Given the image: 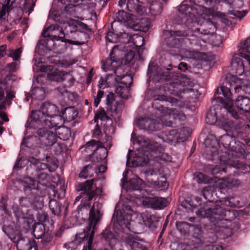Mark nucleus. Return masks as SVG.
Returning <instances> with one entry per match:
<instances>
[{"label": "nucleus", "mask_w": 250, "mask_h": 250, "mask_svg": "<svg viewBox=\"0 0 250 250\" xmlns=\"http://www.w3.org/2000/svg\"><path fill=\"white\" fill-rule=\"evenodd\" d=\"M164 42L170 47H176L180 43V40L177 37L189 36L191 35L189 31H173L166 30L163 31Z\"/></svg>", "instance_id": "1a4fd4ad"}, {"label": "nucleus", "mask_w": 250, "mask_h": 250, "mask_svg": "<svg viewBox=\"0 0 250 250\" xmlns=\"http://www.w3.org/2000/svg\"><path fill=\"white\" fill-rule=\"evenodd\" d=\"M59 135L62 136L61 138L62 139L67 140L71 135L70 131L68 128L63 127L61 129V132H59Z\"/></svg>", "instance_id": "4d7b16f0"}, {"label": "nucleus", "mask_w": 250, "mask_h": 250, "mask_svg": "<svg viewBox=\"0 0 250 250\" xmlns=\"http://www.w3.org/2000/svg\"><path fill=\"white\" fill-rule=\"evenodd\" d=\"M234 88L236 92H239L240 89L247 94H250V85L247 83L243 82L239 84H237Z\"/></svg>", "instance_id": "c03bdc74"}, {"label": "nucleus", "mask_w": 250, "mask_h": 250, "mask_svg": "<svg viewBox=\"0 0 250 250\" xmlns=\"http://www.w3.org/2000/svg\"><path fill=\"white\" fill-rule=\"evenodd\" d=\"M241 185L240 180L238 179L232 177L223 178L218 184L220 189H232L237 188Z\"/></svg>", "instance_id": "412c9836"}, {"label": "nucleus", "mask_w": 250, "mask_h": 250, "mask_svg": "<svg viewBox=\"0 0 250 250\" xmlns=\"http://www.w3.org/2000/svg\"><path fill=\"white\" fill-rule=\"evenodd\" d=\"M143 204L154 209H161L167 206V201L162 197H146L143 200Z\"/></svg>", "instance_id": "6ab92c4d"}, {"label": "nucleus", "mask_w": 250, "mask_h": 250, "mask_svg": "<svg viewBox=\"0 0 250 250\" xmlns=\"http://www.w3.org/2000/svg\"><path fill=\"white\" fill-rule=\"evenodd\" d=\"M103 237L104 239L107 241H110L111 240L114 239L115 236L113 233L108 230H105L103 233Z\"/></svg>", "instance_id": "0e129e2a"}, {"label": "nucleus", "mask_w": 250, "mask_h": 250, "mask_svg": "<svg viewBox=\"0 0 250 250\" xmlns=\"http://www.w3.org/2000/svg\"><path fill=\"white\" fill-rule=\"evenodd\" d=\"M186 129V128H183L180 129H172L169 131L166 134V140L171 143H175L180 142L181 140L182 141L183 137L181 136V133L184 134Z\"/></svg>", "instance_id": "393cba45"}, {"label": "nucleus", "mask_w": 250, "mask_h": 250, "mask_svg": "<svg viewBox=\"0 0 250 250\" xmlns=\"http://www.w3.org/2000/svg\"><path fill=\"white\" fill-rule=\"evenodd\" d=\"M178 11L184 17L187 18L188 19H192V17H196L199 15L196 7H189L186 4L179 6Z\"/></svg>", "instance_id": "5701e85b"}, {"label": "nucleus", "mask_w": 250, "mask_h": 250, "mask_svg": "<svg viewBox=\"0 0 250 250\" xmlns=\"http://www.w3.org/2000/svg\"><path fill=\"white\" fill-rule=\"evenodd\" d=\"M57 167V166L55 162L54 163L53 168L50 169V167H49L47 164L39 162L37 163V165L36 166V167L34 168V169H36L37 171H40L48 168L49 171L52 172L54 171L55 168Z\"/></svg>", "instance_id": "49530a36"}, {"label": "nucleus", "mask_w": 250, "mask_h": 250, "mask_svg": "<svg viewBox=\"0 0 250 250\" xmlns=\"http://www.w3.org/2000/svg\"><path fill=\"white\" fill-rule=\"evenodd\" d=\"M21 50L18 48L15 50H9V53L7 54L8 57H11L13 60L18 61L20 58Z\"/></svg>", "instance_id": "8fccbe9b"}, {"label": "nucleus", "mask_w": 250, "mask_h": 250, "mask_svg": "<svg viewBox=\"0 0 250 250\" xmlns=\"http://www.w3.org/2000/svg\"><path fill=\"white\" fill-rule=\"evenodd\" d=\"M123 25L121 23L114 21L111 24V29L115 34L119 36L120 37L122 36H128V34H126L122 29Z\"/></svg>", "instance_id": "4c0bfd02"}, {"label": "nucleus", "mask_w": 250, "mask_h": 250, "mask_svg": "<svg viewBox=\"0 0 250 250\" xmlns=\"http://www.w3.org/2000/svg\"><path fill=\"white\" fill-rule=\"evenodd\" d=\"M194 180L199 183H207L208 179V177L201 172H198L194 174Z\"/></svg>", "instance_id": "5fc2aeb1"}, {"label": "nucleus", "mask_w": 250, "mask_h": 250, "mask_svg": "<svg viewBox=\"0 0 250 250\" xmlns=\"http://www.w3.org/2000/svg\"><path fill=\"white\" fill-rule=\"evenodd\" d=\"M125 245L129 247L132 250H147V248L139 243L131 235L125 236L124 239Z\"/></svg>", "instance_id": "4be33fe9"}, {"label": "nucleus", "mask_w": 250, "mask_h": 250, "mask_svg": "<svg viewBox=\"0 0 250 250\" xmlns=\"http://www.w3.org/2000/svg\"><path fill=\"white\" fill-rule=\"evenodd\" d=\"M49 207L52 212L56 215H59L61 212V205L60 203L54 199L50 200Z\"/></svg>", "instance_id": "f704fd0d"}, {"label": "nucleus", "mask_w": 250, "mask_h": 250, "mask_svg": "<svg viewBox=\"0 0 250 250\" xmlns=\"http://www.w3.org/2000/svg\"><path fill=\"white\" fill-rule=\"evenodd\" d=\"M203 250H223L222 246L218 245H210L206 246Z\"/></svg>", "instance_id": "338daca9"}, {"label": "nucleus", "mask_w": 250, "mask_h": 250, "mask_svg": "<svg viewBox=\"0 0 250 250\" xmlns=\"http://www.w3.org/2000/svg\"><path fill=\"white\" fill-rule=\"evenodd\" d=\"M99 204L97 202L94 203L91 208H90L89 204L83 205L78 208L77 211L79 216L82 217L84 215H87L89 213V226L86 229V232L84 237H86L88 239V250H91V245L93 241V238L94 235V230L96 229V225L100 221L101 215L98 208Z\"/></svg>", "instance_id": "f257e3e1"}, {"label": "nucleus", "mask_w": 250, "mask_h": 250, "mask_svg": "<svg viewBox=\"0 0 250 250\" xmlns=\"http://www.w3.org/2000/svg\"><path fill=\"white\" fill-rule=\"evenodd\" d=\"M228 112L227 110L224 107L221 108L220 105L216 104L210 108L206 116V121L210 125H213L217 121L221 120V118L223 121L222 123L225 124L228 123L229 125H231V122L222 116V113Z\"/></svg>", "instance_id": "f8f14e48"}, {"label": "nucleus", "mask_w": 250, "mask_h": 250, "mask_svg": "<svg viewBox=\"0 0 250 250\" xmlns=\"http://www.w3.org/2000/svg\"><path fill=\"white\" fill-rule=\"evenodd\" d=\"M225 209L219 205H207L196 212V214L202 217H212L216 220L223 219Z\"/></svg>", "instance_id": "9d476101"}, {"label": "nucleus", "mask_w": 250, "mask_h": 250, "mask_svg": "<svg viewBox=\"0 0 250 250\" xmlns=\"http://www.w3.org/2000/svg\"><path fill=\"white\" fill-rule=\"evenodd\" d=\"M235 105L238 110L245 112H250V99L239 96L235 101Z\"/></svg>", "instance_id": "bb28decb"}, {"label": "nucleus", "mask_w": 250, "mask_h": 250, "mask_svg": "<svg viewBox=\"0 0 250 250\" xmlns=\"http://www.w3.org/2000/svg\"><path fill=\"white\" fill-rule=\"evenodd\" d=\"M151 185L154 187H157L162 190L165 188H167L168 187V184L165 181H153L151 182Z\"/></svg>", "instance_id": "864d4df0"}, {"label": "nucleus", "mask_w": 250, "mask_h": 250, "mask_svg": "<svg viewBox=\"0 0 250 250\" xmlns=\"http://www.w3.org/2000/svg\"><path fill=\"white\" fill-rule=\"evenodd\" d=\"M134 53L133 51H129L126 53L123 60L125 64L129 63L134 58Z\"/></svg>", "instance_id": "bf43d9fd"}, {"label": "nucleus", "mask_w": 250, "mask_h": 250, "mask_svg": "<svg viewBox=\"0 0 250 250\" xmlns=\"http://www.w3.org/2000/svg\"><path fill=\"white\" fill-rule=\"evenodd\" d=\"M65 73L66 72L64 71L53 72L51 73L48 74L47 77L51 81L62 82L64 81Z\"/></svg>", "instance_id": "e433bc0d"}, {"label": "nucleus", "mask_w": 250, "mask_h": 250, "mask_svg": "<svg viewBox=\"0 0 250 250\" xmlns=\"http://www.w3.org/2000/svg\"><path fill=\"white\" fill-rule=\"evenodd\" d=\"M145 11L146 9L144 7L140 4H136L133 12H135L138 16H142L144 14Z\"/></svg>", "instance_id": "052dcab7"}, {"label": "nucleus", "mask_w": 250, "mask_h": 250, "mask_svg": "<svg viewBox=\"0 0 250 250\" xmlns=\"http://www.w3.org/2000/svg\"><path fill=\"white\" fill-rule=\"evenodd\" d=\"M128 88H125L121 85L116 86L115 92L122 98H127L128 93Z\"/></svg>", "instance_id": "de8ad7c7"}, {"label": "nucleus", "mask_w": 250, "mask_h": 250, "mask_svg": "<svg viewBox=\"0 0 250 250\" xmlns=\"http://www.w3.org/2000/svg\"><path fill=\"white\" fill-rule=\"evenodd\" d=\"M5 232L9 238L15 243H19L20 241L24 240L21 232L18 230H14L8 228L5 230Z\"/></svg>", "instance_id": "c756f323"}, {"label": "nucleus", "mask_w": 250, "mask_h": 250, "mask_svg": "<svg viewBox=\"0 0 250 250\" xmlns=\"http://www.w3.org/2000/svg\"><path fill=\"white\" fill-rule=\"evenodd\" d=\"M64 119L61 115H56L53 117H50V119H44L43 122H44L45 125L50 127H58L60 128L61 127L64 123Z\"/></svg>", "instance_id": "a878e982"}, {"label": "nucleus", "mask_w": 250, "mask_h": 250, "mask_svg": "<svg viewBox=\"0 0 250 250\" xmlns=\"http://www.w3.org/2000/svg\"><path fill=\"white\" fill-rule=\"evenodd\" d=\"M149 10L152 15H159L162 11V5L158 1H153L150 4Z\"/></svg>", "instance_id": "72a5a7b5"}, {"label": "nucleus", "mask_w": 250, "mask_h": 250, "mask_svg": "<svg viewBox=\"0 0 250 250\" xmlns=\"http://www.w3.org/2000/svg\"><path fill=\"white\" fill-rule=\"evenodd\" d=\"M143 182L138 176L134 175L127 183V187L128 190H138L140 188Z\"/></svg>", "instance_id": "7c9ffc66"}, {"label": "nucleus", "mask_w": 250, "mask_h": 250, "mask_svg": "<svg viewBox=\"0 0 250 250\" xmlns=\"http://www.w3.org/2000/svg\"><path fill=\"white\" fill-rule=\"evenodd\" d=\"M94 180L86 181L83 184L80 185V190L82 191L81 194L86 195L87 200L90 201L96 195H100L102 192V189L100 188H96L93 184Z\"/></svg>", "instance_id": "2eb2a0df"}, {"label": "nucleus", "mask_w": 250, "mask_h": 250, "mask_svg": "<svg viewBox=\"0 0 250 250\" xmlns=\"http://www.w3.org/2000/svg\"><path fill=\"white\" fill-rule=\"evenodd\" d=\"M240 56H234L231 61L232 70L236 73V75H241L244 72V62H247L243 61Z\"/></svg>", "instance_id": "b1692460"}, {"label": "nucleus", "mask_w": 250, "mask_h": 250, "mask_svg": "<svg viewBox=\"0 0 250 250\" xmlns=\"http://www.w3.org/2000/svg\"><path fill=\"white\" fill-rule=\"evenodd\" d=\"M117 21L119 23H127L129 27L134 30H140V26L137 23H133L131 16L124 10H119L116 14Z\"/></svg>", "instance_id": "aec40b11"}, {"label": "nucleus", "mask_w": 250, "mask_h": 250, "mask_svg": "<svg viewBox=\"0 0 250 250\" xmlns=\"http://www.w3.org/2000/svg\"><path fill=\"white\" fill-rule=\"evenodd\" d=\"M62 115L64 120L70 122L74 120L78 115V112L74 107H69L62 111Z\"/></svg>", "instance_id": "c85d7f7f"}, {"label": "nucleus", "mask_w": 250, "mask_h": 250, "mask_svg": "<svg viewBox=\"0 0 250 250\" xmlns=\"http://www.w3.org/2000/svg\"><path fill=\"white\" fill-rule=\"evenodd\" d=\"M16 92L12 89H8L6 90V98H3L2 101L0 104V108L2 109L4 107L5 103L10 105L11 104V101L15 97Z\"/></svg>", "instance_id": "473e14b6"}, {"label": "nucleus", "mask_w": 250, "mask_h": 250, "mask_svg": "<svg viewBox=\"0 0 250 250\" xmlns=\"http://www.w3.org/2000/svg\"><path fill=\"white\" fill-rule=\"evenodd\" d=\"M42 237H43L42 238L41 242L43 245H46L50 243L52 239V236L49 234L44 235Z\"/></svg>", "instance_id": "774afa93"}, {"label": "nucleus", "mask_w": 250, "mask_h": 250, "mask_svg": "<svg viewBox=\"0 0 250 250\" xmlns=\"http://www.w3.org/2000/svg\"><path fill=\"white\" fill-rule=\"evenodd\" d=\"M120 38L119 36L115 34L113 31H109L107 32L106 36V40L113 43H116L118 42L119 39Z\"/></svg>", "instance_id": "09e8293b"}, {"label": "nucleus", "mask_w": 250, "mask_h": 250, "mask_svg": "<svg viewBox=\"0 0 250 250\" xmlns=\"http://www.w3.org/2000/svg\"><path fill=\"white\" fill-rule=\"evenodd\" d=\"M250 38L246 39L241 48L239 50L238 55L243 58L250 65Z\"/></svg>", "instance_id": "cd10ccee"}, {"label": "nucleus", "mask_w": 250, "mask_h": 250, "mask_svg": "<svg viewBox=\"0 0 250 250\" xmlns=\"http://www.w3.org/2000/svg\"><path fill=\"white\" fill-rule=\"evenodd\" d=\"M148 73L150 76L156 77V79H158V81L171 80L173 76L169 68L152 67L150 65L148 67Z\"/></svg>", "instance_id": "f3484780"}, {"label": "nucleus", "mask_w": 250, "mask_h": 250, "mask_svg": "<svg viewBox=\"0 0 250 250\" xmlns=\"http://www.w3.org/2000/svg\"><path fill=\"white\" fill-rule=\"evenodd\" d=\"M202 194L205 199L208 201L209 203H211L212 205L213 204L212 203L213 192L210 187H208L204 188Z\"/></svg>", "instance_id": "79ce46f5"}, {"label": "nucleus", "mask_w": 250, "mask_h": 250, "mask_svg": "<svg viewBox=\"0 0 250 250\" xmlns=\"http://www.w3.org/2000/svg\"><path fill=\"white\" fill-rule=\"evenodd\" d=\"M136 5L134 0H127L126 9L130 12H134Z\"/></svg>", "instance_id": "680f3d73"}, {"label": "nucleus", "mask_w": 250, "mask_h": 250, "mask_svg": "<svg viewBox=\"0 0 250 250\" xmlns=\"http://www.w3.org/2000/svg\"><path fill=\"white\" fill-rule=\"evenodd\" d=\"M13 209L14 211L15 215L18 219L24 218V214L20 210V208L17 206H13Z\"/></svg>", "instance_id": "69168bd1"}, {"label": "nucleus", "mask_w": 250, "mask_h": 250, "mask_svg": "<svg viewBox=\"0 0 250 250\" xmlns=\"http://www.w3.org/2000/svg\"><path fill=\"white\" fill-rule=\"evenodd\" d=\"M93 164H91L85 166L83 170L79 174V176L82 178H86L89 175V170L91 169L93 167Z\"/></svg>", "instance_id": "6e6d98bb"}, {"label": "nucleus", "mask_w": 250, "mask_h": 250, "mask_svg": "<svg viewBox=\"0 0 250 250\" xmlns=\"http://www.w3.org/2000/svg\"><path fill=\"white\" fill-rule=\"evenodd\" d=\"M220 142L225 148L237 154L242 155L245 152V145L237 141L231 135L225 134L222 136Z\"/></svg>", "instance_id": "6e6552de"}, {"label": "nucleus", "mask_w": 250, "mask_h": 250, "mask_svg": "<svg viewBox=\"0 0 250 250\" xmlns=\"http://www.w3.org/2000/svg\"><path fill=\"white\" fill-rule=\"evenodd\" d=\"M235 217L233 210L225 209L223 219L225 220H232Z\"/></svg>", "instance_id": "603ef678"}, {"label": "nucleus", "mask_w": 250, "mask_h": 250, "mask_svg": "<svg viewBox=\"0 0 250 250\" xmlns=\"http://www.w3.org/2000/svg\"><path fill=\"white\" fill-rule=\"evenodd\" d=\"M37 134L41 143L46 146H52L58 140L57 134L45 127L38 129Z\"/></svg>", "instance_id": "4468645a"}, {"label": "nucleus", "mask_w": 250, "mask_h": 250, "mask_svg": "<svg viewBox=\"0 0 250 250\" xmlns=\"http://www.w3.org/2000/svg\"><path fill=\"white\" fill-rule=\"evenodd\" d=\"M164 101H168L171 103L172 105H177L178 102V100L175 98L168 97L164 95H158L154 98L152 104V107L157 111V114H161L162 118L167 122L171 121L170 120L171 118L178 119L181 120H184L186 119V116L179 110V109H169L164 107L163 104H161L159 103L160 102H164ZM172 124V123H171Z\"/></svg>", "instance_id": "f03ea898"}, {"label": "nucleus", "mask_w": 250, "mask_h": 250, "mask_svg": "<svg viewBox=\"0 0 250 250\" xmlns=\"http://www.w3.org/2000/svg\"><path fill=\"white\" fill-rule=\"evenodd\" d=\"M2 3V8L0 10V19H4L6 12L9 11L10 7L9 6L11 0H0Z\"/></svg>", "instance_id": "37998d69"}, {"label": "nucleus", "mask_w": 250, "mask_h": 250, "mask_svg": "<svg viewBox=\"0 0 250 250\" xmlns=\"http://www.w3.org/2000/svg\"><path fill=\"white\" fill-rule=\"evenodd\" d=\"M106 110L108 113L112 117H114L117 115L118 112L117 103L107 105Z\"/></svg>", "instance_id": "3c124183"}, {"label": "nucleus", "mask_w": 250, "mask_h": 250, "mask_svg": "<svg viewBox=\"0 0 250 250\" xmlns=\"http://www.w3.org/2000/svg\"><path fill=\"white\" fill-rule=\"evenodd\" d=\"M98 145H96L95 141H91L88 142L85 146V150L86 152L89 151H92V154H94V152L97 150L96 158L97 161H100L105 159L108 154L107 150L105 147L99 146L101 142H97Z\"/></svg>", "instance_id": "a211bd4d"}, {"label": "nucleus", "mask_w": 250, "mask_h": 250, "mask_svg": "<svg viewBox=\"0 0 250 250\" xmlns=\"http://www.w3.org/2000/svg\"><path fill=\"white\" fill-rule=\"evenodd\" d=\"M33 234L37 239L42 238L45 234V228L43 225L41 223L35 224L33 228Z\"/></svg>", "instance_id": "c9c22d12"}, {"label": "nucleus", "mask_w": 250, "mask_h": 250, "mask_svg": "<svg viewBox=\"0 0 250 250\" xmlns=\"http://www.w3.org/2000/svg\"><path fill=\"white\" fill-rule=\"evenodd\" d=\"M98 119L102 121L109 120L110 118L106 115L104 110H98L95 114L93 121L94 122H97Z\"/></svg>", "instance_id": "a18cd8bd"}, {"label": "nucleus", "mask_w": 250, "mask_h": 250, "mask_svg": "<svg viewBox=\"0 0 250 250\" xmlns=\"http://www.w3.org/2000/svg\"><path fill=\"white\" fill-rule=\"evenodd\" d=\"M221 90L223 95L226 99V101L221 99L220 101L221 103L224 105V107L227 110L228 113H229L234 118L238 119L239 116L237 112L235 110V107L234 106L232 100L230 97L231 93L230 88L222 86L221 87Z\"/></svg>", "instance_id": "dca6fc26"}, {"label": "nucleus", "mask_w": 250, "mask_h": 250, "mask_svg": "<svg viewBox=\"0 0 250 250\" xmlns=\"http://www.w3.org/2000/svg\"><path fill=\"white\" fill-rule=\"evenodd\" d=\"M43 37H49L46 42L47 47L51 50L55 51L56 46L54 42V41H59L61 40L62 42H65L69 44H81L80 42L77 41H73L69 39H64V33L62 27L58 24H52L48 27L45 28L42 33Z\"/></svg>", "instance_id": "20e7f679"}, {"label": "nucleus", "mask_w": 250, "mask_h": 250, "mask_svg": "<svg viewBox=\"0 0 250 250\" xmlns=\"http://www.w3.org/2000/svg\"><path fill=\"white\" fill-rule=\"evenodd\" d=\"M58 113V109L56 105L49 102L44 103L40 110L32 111L31 116L35 120L43 121V117L46 116L50 117L56 115Z\"/></svg>", "instance_id": "9b49d317"}, {"label": "nucleus", "mask_w": 250, "mask_h": 250, "mask_svg": "<svg viewBox=\"0 0 250 250\" xmlns=\"http://www.w3.org/2000/svg\"><path fill=\"white\" fill-rule=\"evenodd\" d=\"M204 143L207 155H208V159L212 161L218 160L223 163H226L229 160V155L226 152L218 150L219 143L215 137L212 136L208 137Z\"/></svg>", "instance_id": "423d86ee"}, {"label": "nucleus", "mask_w": 250, "mask_h": 250, "mask_svg": "<svg viewBox=\"0 0 250 250\" xmlns=\"http://www.w3.org/2000/svg\"><path fill=\"white\" fill-rule=\"evenodd\" d=\"M65 7V11L69 15H73L75 13V5L73 3H68Z\"/></svg>", "instance_id": "13d9d810"}, {"label": "nucleus", "mask_w": 250, "mask_h": 250, "mask_svg": "<svg viewBox=\"0 0 250 250\" xmlns=\"http://www.w3.org/2000/svg\"><path fill=\"white\" fill-rule=\"evenodd\" d=\"M176 226L179 231L185 234L188 231L189 227L193 225L186 222H177L176 223Z\"/></svg>", "instance_id": "a19ab883"}, {"label": "nucleus", "mask_w": 250, "mask_h": 250, "mask_svg": "<svg viewBox=\"0 0 250 250\" xmlns=\"http://www.w3.org/2000/svg\"><path fill=\"white\" fill-rule=\"evenodd\" d=\"M136 125L141 129L151 131L160 129L162 125L171 126V121H166L161 116L157 119H151L148 118H140L136 122Z\"/></svg>", "instance_id": "0eeeda50"}, {"label": "nucleus", "mask_w": 250, "mask_h": 250, "mask_svg": "<svg viewBox=\"0 0 250 250\" xmlns=\"http://www.w3.org/2000/svg\"><path fill=\"white\" fill-rule=\"evenodd\" d=\"M144 39L142 36L137 34H134L129 36L128 42H133L134 45L137 47H140L144 44Z\"/></svg>", "instance_id": "58836bf2"}, {"label": "nucleus", "mask_w": 250, "mask_h": 250, "mask_svg": "<svg viewBox=\"0 0 250 250\" xmlns=\"http://www.w3.org/2000/svg\"><path fill=\"white\" fill-rule=\"evenodd\" d=\"M64 79V81H68L69 86L72 85L74 83L75 79L70 73L66 72Z\"/></svg>", "instance_id": "e2e57ef3"}, {"label": "nucleus", "mask_w": 250, "mask_h": 250, "mask_svg": "<svg viewBox=\"0 0 250 250\" xmlns=\"http://www.w3.org/2000/svg\"><path fill=\"white\" fill-rule=\"evenodd\" d=\"M118 50V47L115 46L110 53V58L106 60L104 63L103 67L106 71L107 70L114 69V73L116 75L115 81L120 83L126 85V88L130 87L133 83V77L130 75H121L123 68L120 65L123 63L121 59L118 58L116 55V51Z\"/></svg>", "instance_id": "7ed1b4c3"}, {"label": "nucleus", "mask_w": 250, "mask_h": 250, "mask_svg": "<svg viewBox=\"0 0 250 250\" xmlns=\"http://www.w3.org/2000/svg\"><path fill=\"white\" fill-rule=\"evenodd\" d=\"M184 55L187 58L202 60L204 59L205 54L194 50L186 49Z\"/></svg>", "instance_id": "2f4dec72"}, {"label": "nucleus", "mask_w": 250, "mask_h": 250, "mask_svg": "<svg viewBox=\"0 0 250 250\" xmlns=\"http://www.w3.org/2000/svg\"><path fill=\"white\" fill-rule=\"evenodd\" d=\"M23 189L26 194L28 196L26 197H21L20 199V204L22 207H28L31 205H34L36 201H41L42 198L36 196L37 192H33L32 190H36L39 188L38 183L37 181L30 177L25 178L22 181Z\"/></svg>", "instance_id": "39448f33"}, {"label": "nucleus", "mask_w": 250, "mask_h": 250, "mask_svg": "<svg viewBox=\"0 0 250 250\" xmlns=\"http://www.w3.org/2000/svg\"><path fill=\"white\" fill-rule=\"evenodd\" d=\"M131 140L134 144L139 145L144 151L155 152L157 150L160 151L162 149L160 145L156 142L145 136L136 137L132 134Z\"/></svg>", "instance_id": "ddd939ff"}, {"label": "nucleus", "mask_w": 250, "mask_h": 250, "mask_svg": "<svg viewBox=\"0 0 250 250\" xmlns=\"http://www.w3.org/2000/svg\"><path fill=\"white\" fill-rule=\"evenodd\" d=\"M142 217L146 226H148L149 228L155 227V223L158 221L157 218L154 215H145Z\"/></svg>", "instance_id": "ea45409f"}]
</instances>
